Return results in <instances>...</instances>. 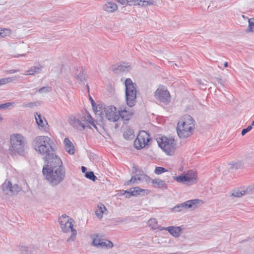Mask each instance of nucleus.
<instances>
[{
  "label": "nucleus",
  "mask_w": 254,
  "mask_h": 254,
  "mask_svg": "<svg viewBox=\"0 0 254 254\" xmlns=\"http://www.w3.org/2000/svg\"><path fill=\"white\" fill-rule=\"evenodd\" d=\"M46 163L42 170L44 176L52 186H57L65 177V170L61 159L55 157Z\"/></svg>",
  "instance_id": "nucleus-1"
},
{
  "label": "nucleus",
  "mask_w": 254,
  "mask_h": 254,
  "mask_svg": "<svg viewBox=\"0 0 254 254\" xmlns=\"http://www.w3.org/2000/svg\"><path fill=\"white\" fill-rule=\"evenodd\" d=\"M52 144V140L47 136H38L32 142L33 148L38 153L45 155V163L58 157L54 153Z\"/></svg>",
  "instance_id": "nucleus-2"
},
{
  "label": "nucleus",
  "mask_w": 254,
  "mask_h": 254,
  "mask_svg": "<svg viewBox=\"0 0 254 254\" xmlns=\"http://www.w3.org/2000/svg\"><path fill=\"white\" fill-rule=\"evenodd\" d=\"M195 128V121L189 115L181 117L177 124V132L180 138L185 139L190 136Z\"/></svg>",
  "instance_id": "nucleus-3"
},
{
  "label": "nucleus",
  "mask_w": 254,
  "mask_h": 254,
  "mask_svg": "<svg viewBox=\"0 0 254 254\" xmlns=\"http://www.w3.org/2000/svg\"><path fill=\"white\" fill-rule=\"evenodd\" d=\"M159 147L167 155L172 156L175 153L176 149V143L173 138L160 136L156 139Z\"/></svg>",
  "instance_id": "nucleus-4"
},
{
  "label": "nucleus",
  "mask_w": 254,
  "mask_h": 254,
  "mask_svg": "<svg viewBox=\"0 0 254 254\" xmlns=\"http://www.w3.org/2000/svg\"><path fill=\"white\" fill-rule=\"evenodd\" d=\"M10 142L11 150L20 155L23 154L26 140L25 137L20 133H13L10 135Z\"/></svg>",
  "instance_id": "nucleus-5"
},
{
  "label": "nucleus",
  "mask_w": 254,
  "mask_h": 254,
  "mask_svg": "<svg viewBox=\"0 0 254 254\" xmlns=\"http://www.w3.org/2000/svg\"><path fill=\"white\" fill-rule=\"evenodd\" d=\"M126 86V99L127 105L132 107L136 102V89L135 85L130 78H127L125 82Z\"/></svg>",
  "instance_id": "nucleus-6"
},
{
  "label": "nucleus",
  "mask_w": 254,
  "mask_h": 254,
  "mask_svg": "<svg viewBox=\"0 0 254 254\" xmlns=\"http://www.w3.org/2000/svg\"><path fill=\"white\" fill-rule=\"evenodd\" d=\"M59 221L60 223L61 228L64 233H67L70 231L71 232V235L67 239V241H74L77 232L76 230L73 228L72 219L67 216L63 215L59 218Z\"/></svg>",
  "instance_id": "nucleus-7"
},
{
  "label": "nucleus",
  "mask_w": 254,
  "mask_h": 254,
  "mask_svg": "<svg viewBox=\"0 0 254 254\" xmlns=\"http://www.w3.org/2000/svg\"><path fill=\"white\" fill-rule=\"evenodd\" d=\"M202 203L203 202L200 199H191L175 206L173 210L175 212H181L189 208L195 209L198 205Z\"/></svg>",
  "instance_id": "nucleus-8"
},
{
  "label": "nucleus",
  "mask_w": 254,
  "mask_h": 254,
  "mask_svg": "<svg viewBox=\"0 0 254 254\" xmlns=\"http://www.w3.org/2000/svg\"><path fill=\"white\" fill-rule=\"evenodd\" d=\"M150 140L149 134L144 130L140 131L134 142V147L139 149L148 145Z\"/></svg>",
  "instance_id": "nucleus-9"
},
{
  "label": "nucleus",
  "mask_w": 254,
  "mask_h": 254,
  "mask_svg": "<svg viewBox=\"0 0 254 254\" xmlns=\"http://www.w3.org/2000/svg\"><path fill=\"white\" fill-rule=\"evenodd\" d=\"M155 97L161 102L168 104L171 101L170 93L164 86H160L155 92Z\"/></svg>",
  "instance_id": "nucleus-10"
},
{
  "label": "nucleus",
  "mask_w": 254,
  "mask_h": 254,
  "mask_svg": "<svg viewBox=\"0 0 254 254\" xmlns=\"http://www.w3.org/2000/svg\"><path fill=\"white\" fill-rule=\"evenodd\" d=\"M107 119L111 122H116L119 119V111L118 112L116 107L109 106L104 108Z\"/></svg>",
  "instance_id": "nucleus-11"
},
{
  "label": "nucleus",
  "mask_w": 254,
  "mask_h": 254,
  "mask_svg": "<svg viewBox=\"0 0 254 254\" xmlns=\"http://www.w3.org/2000/svg\"><path fill=\"white\" fill-rule=\"evenodd\" d=\"M69 123L73 127L79 130H83L85 127V117L72 116L69 119Z\"/></svg>",
  "instance_id": "nucleus-12"
},
{
  "label": "nucleus",
  "mask_w": 254,
  "mask_h": 254,
  "mask_svg": "<svg viewBox=\"0 0 254 254\" xmlns=\"http://www.w3.org/2000/svg\"><path fill=\"white\" fill-rule=\"evenodd\" d=\"M254 162L253 156H247L243 160L233 163L231 165L230 169H239L246 167L247 164H251Z\"/></svg>",
  "instance_id": "nucleus-13"
},
{
  "label": "nucleus",
  "mask_w": 254,
  "mask_h": 254,
  "mask_svg": "<svg viewBox=\"0 0 254 254\" xmlns=\"http://www.w3.org/2000/svg\"><path fill=\"white\" fill-rule=\"evenodd\" d=\"M92 245L97 248H111L113 247V244L111 241L101 239L98 235L93 239Z\"/></svg>",
  "instance_id": "nucleus-14"
},
{
  "label": "nucleus",
  "mask_w": 254,
  "mask_h": 254,
  "mask_svg": "<svg viewBox=\"0 0 254 254\" xmlns=\"http://www.w3.org/2000/svg\"><path fill=\"white\" fill-rule=\"evenodd\" d=\"M35 118L39 128L45 131H47L48 130V124L44 117L36 113Z\"/></svg>",
  "instance_id": "nucleus-15"
},
{
  "label": "nucleus",
  "mask_w": 254,
  "mask_h": 254,
  "mask_svg": "<svg viewBox=\"0 0 254 254\" xmlns=\"http://www.w3.org/2000/svg\"><path fill=\"white\" fill-rule=\"evenodd\" d=\"M22 45H18L14 47L11 51V56L13 58H20L25 57L26 53L22 49Z\"/></svg>",
  "instance_id": "nucleus-16"
},
{
  "label": "nucleus",
  "mask_w": 254,
  "mask_h": 254,
  "mask_svg": "<svg viewBox=\"0 0 254 254\" xmlns=\"http://www.w3.org/2000/svg\"><path fill=\"white\" fill-rule=\"evenodd\" d=\"M64 143L65 151L70 155L74 154L75 153V147L72 142L68 138H65L64 140Z\"/></svg>",
  "instance_id": "nucleus-17"
},
{
  "label": "nucleus",
  "mask_w": 254,
  "mask_h": 254,
  "mask_svg": "<svg viewBox=\"0 0 254 254\" xmlns=\"http://www.w3.org/2000/svg\"><path fill=\"white\" fill-rule=\"evenodd\" d=\"M185 175L187 183H190V184H193L196 182L197 174L195 171L189 170Z\"/></svg>",
  "instance_id": "nucleus-18"
},
{
  "label": "nucleus",
  "mask_w": 254,
  "mask_h": 254,
  "mask_svg": "<svg viewBox=\"0 0 254 254\" xmlns=\"http://www.w3.org/2000/svg\"><path fill=\"white\" fill-rule=\"evenodd\" d=\"M42 68L43 66L40 64L31 66L29 69L25 71L24 75H34L35 74H38L41 72Z\"/></svg>",
  "instance_id": "nucleus-19"
},
{
  "label": "nucleus",
  "mask_w": 254,
  "mask_h": 254,
  "mask_svg": "<svg viewBox=\"0 0 254 254\" xmlns=\"http://www.w3.org/2000/svg\"><path fill=\"white\" fill-rule=\"evenodd\" d=\"M164 230L168 231L171 235L176 238L180 236L182 230L180 227L175 226L164 227Z\"/></svg>",
  "instance_id": "nucleus-20"
},
{
  "label": "nucleus",
  "mask_w": 254,
  "mask_h": 254,
  "mask_svg": "<svg viewBox=\"0 0 254 254\" xmlns=\"http://www.w3.org/2000/svg\"><path fill=\"white\" fill-rule=\"evenodd\" d=\"M103 9L108 12L112 13L116 11L118 9L117 4L113 1H108L103 6Z\"/></svg>",
  "instance_id": "nucleus-21"
},
{
  "label": "nucleus",
  "mask_w": 254,
  "mask_h": 254,
  "mask_svg": "<svg viewBox=\"0 0 254 254\" xmlns=\"http://www.w3.org/2000/svg\"><path fill=\"white\" fill-rule=\"evenodd\" d=\"M108 212L105 205L101 203L97 204V207L95 211L96 217L99 219L103 217V214H107Z\"/></svg>",
  "instance_id": "nucleus-22"
},
{
  "label": "nucleus",
  "mask_w": 254,
  "mask_h": 254,
  "mask_svg": "<svg viewBox=\"0 0 254 254\" xmlns=\"http://www.w3.org/2000/svg\"><path fill=\"white\" fill-rule=\"evenodd\" d=\"M126 192L131 193L132 195H136L140 194L142 193L143 195L147 194L149 192V190H144L139 188V187H135L131 188L130 190V191H126Z\"/></svg>",
  "instance_id": "nucleus-23"
},
{
  "label": "nucleus",
  "mask_w": 254,
  "mask_h": 254,
  "mask_svg": "<svg viewBox=\"0 0 254 254\" xmlns=\"http://www.w3.org/2000/svg\"><path fill=\"white\" fill-rule=\"evenodd\" d=\"M148 226L152 229L157 231L164 230V227L159 226L158 224L157 221L155 218L150 219L148 222Z\"/></svg>",
  "instance_id": "nucleus-24"
},
{
  "label": "nucleus",
  "mask_w": 254,
  "mask_h": 254,
  "mask_svg": "<svg viewBox=\"0 0 254 254\" xmlns=\"http://www.w3.org/2000/svg\"><path fill=\"white\" fill-rule=\"evenodd\" d=\"M75 78L79 82H83L86 79L85 73L82 68L77 69L75 71Z\"/></svg>",
  "instance_id": "nucleus-25"
},
{
  "label": "nucleus",
  "mask_w": 254,
  "mask_h": 254,
  "mask_svg": "<svg viewBox=\"0 0 254 254\" xmlns=\"http://www.w3.org/2000/svg\"><path fill=\"white\" fill-rule=\"evenodd\" d=\"M133 113L127 111L126 109L119 111V118L121 117L123 120L128 121L132 117Z\"/></svg>",
  "instance_id": "nucleus-26"
},
{
  "label": "nucleus",
  "mask_w": 254,
  "mask_h": 254,
  "mask_svg": "<svg viewBox=\"0 0 254 254\" xmlns=\"http://www.w3.org/2000/svg\"><path fill=\"white\" fill-rule=\"evenodd\" d=\"M152 183L154 187L158 188L161 189H166L167 188V185L165 181L160 179H155L152 181Z\"/></svg>",
  "instance_id": "nucleus-27"
},
{
  "label": "nucleus",
  "mask_w": 254,
  "mask_h": 254,
  "mask_svg": "<svg viewBox=\"0 0 254 254\" xmlns=\"http://www.w3.org/2000/svg\"><path fill=\"white\" fill-rule=\"evenodd\" d=\"M2 189L3 191L8 195L11 194V190L12 188V184L9 181H5L2 185Z\"/></svg>",
  "instance_id": "nucleus-28"
},
{
  "label": "nucleus",
  "mask_w": 254,
  "mask_h": 254,
  "mask_svg": "<svg viewBox=\"0 0 254 254\" xmlns=\"http://www.w3.org/2000/svg\"><path fill=\"white\" fill-rule=\"evenodd\" d=\"M17 77L16 76L11 77H5L0 78V85L9 83L11 82L16 80Z\"/></svg>",
  "instance_id": "nucleus-29"
},
{
  "label": "nucleus",
  "mask_w": 254,
  "mask_h": 254,
  "mask_svg": "<svg viewBox=\"0 0 254 254\" xmlns=\"http://www.w3.org/2000/svg\"><path fill=\"white\" fill-rule=\"evenodd\" d=\"M243 192L242 190L238 189L232 190L230 194L229 195L230 197H240L243 196Z\"/></svg>",
  "instance_id": "nucleus-30"
},
{
  "label": "nucleus",
  "mask_w": 254,
  "mask_h": 254,
  "mask_svg": "<svg viewBox=\"0 0 254 254\" xmlns=\"http://www.w3.org/2000/svg\"><path fill=\"white\" fill-rule=\"evenodd\" d=\"M139 6L146 7L148 5H156V2L152 0H140Z\"/></svg>",
  "instance_id": "nucleus-31"
},
{
  "label": "nucleus",
  "mask_w": 254,
  "mask_h": 254,
  "mask_svg": "<svg viewBox=\"0 0 254 254\" xmlns=\"http://www.w3.org/2000/svg\"><path fill=\"white\" fill-rule=\"evenodd\" d=\"M141 179V177H139L137 176H134L131 177L130 180L125 183L126 185H129L131 184H136L138 181H140Z\"/></svg>",
  "instance_id": "nucleus-32"
},
{
  "label": "nucleus",
  "mask_w": 254,
  "mask_h": 254,
  "mask_svg": "<svg viewBox=\"0 0 254 254\" xmlns=\"http://www.w3.org/2000/svg\"><path fill=\"white\" fill-rule=\"evenodd\" d=\"M21 188L17 184H12L11 190V194H16L18 192L21 190Z\"/></svg>",
  "instance_id": "nucleus-33"
},
{
  "label": "nucleus",
  "mask_w": 254,
  "mask_h": 254,
  "mask_svg": "<svg viewBox=\"0 0 254 254\" xmlns=\"http://www.w3.org/2000/svg\"><path fill=\"white\" fill-rule=\"evenodd\" d=\"M173 178L179 183H187V180L186 178V175H182L179 176H173Z\"/></svg>",
  "instance_id": "nucleus-34"
},
{
  "label": "nucleus",
  "mask_w": 254,
  "mask_h": 254,
  "mask_svg": "<svg viewBox=\"0 0 254 254\" xmlns=\"http://www.w3.org/2000/svg\"><path fill=\"white\" fill-rule=\"evenodd\" d=\"M244 195H251L254 193V187L250 186L246 188L245 190H243Z\"/></svg>",
  "instance_id": "nucleus-35"
},
{
  "label": "nucleus",
  "mask_w": 254,
  "mask_h": 254,
  "mask_svg": "<svg viewBox=\"0 0 254 254\" xmlns=\"http://www.w3.org/2000/svg\"><path fill=\"white\" fill-rule=\"evenodd\" d=\"M248 32H254V17L249 19Z\"/></svg>",
  "instance_id": "nucleus-36"
},
{
  "label": "nucleus",
  "mask_w": 254,
  "mask_h": 254,
  "mask_svg": "<svg viewBox=\"0 0 254 254\" xmlns=\"http://www.w3.org/2000/svg\"><path fill=\"white\" fill-rule=\"evenodd\" d=\"M166 172H168V170H167L165 168L161 167H157L154 170V173L156 175H160Z\"/></svg>",
  "instance_id": "nucleus-37"
},
{
  "label": "nucleus",
  "mask_w": 254,
  "mask_h": 254,
  "mask_svg": "<svg viewBox=\"0 0 254 254\" xmlns=\"http://www.w3.org/2000/svg\"><path fill=\"white\" fill-rule=\"evenodd\" d=\"M85 177L92 181H95L97 177L94 175L93 172H88L85 174Z\"/></svg>",
  "instance_id": "nucleus-38"
},
{
  "label": "nucleus",
  "mask_w": 254,
  "mask_h": 254,
  "mask_svg": "<svg viewBox=\"0 0 254 254\" xmlns=\"http://www.w3.org/2000/svg\"><path fill=\"white\" fill-rule=\"evenodd\" d=\"M132 130H128L125 131L124 133V136L126 139H131L132 138Z\"/></svg>",
  "instance_id": "nucleus-39"
},
{
  "label": "nucleus",
  "mask_w": 254,
  "mask_h": 254,
  "mask_svg": "<svg viewBox=\"0 0 254 254\" xmlns=\"http://www.w3.org/2000/svg\"><path fill=\"white\" fill-rule=\"evenodd\" d=\"M140 0H127V3L129 5H139Z\"/></svg>",
  "instance_id": "nucleus-40"
},
{
  "label": "nucleus",
  "mask_w": 254,
  "mask_h": 254,
  "mask_svg": "<svg viewBox=\"0 0 254 254\" xmlns=\"http://www.w3.org/2000/svg\"><path fill=\"white\" fill-rule=\"evenodd\" d=\"M85 120L93 126L95 127V125L94 124V120L92 118L90 114H88L87 116V117L85 118Z\"/></svg>",
  "instance_id": "nucleus-41"
},
{
  "label": "nucleus",
  "mask_w": 254,
  "mask_h": 254,
  "mask_svg": "<svg viewBox=\"0 0 254 254\" xmlns=\"http://www.w3.org/2000/svg\"><path fill=\"white\" fill-rule=\"evenodd\" d=\"M252 125L251 126H248L246 128H244L242 130L241 134L243 136L245 135L248 132L250 131L252 128Z\"/></svg>",
  "instance_id": "nucleus-42"
},
{
  "label": "nucleus",
  "mask_w": 254,
  "mask_h": 254,
  "mask_svg": "<svg viewBox=\"0 0 254 254\" xmlns=\"http://www.w3.org/2000/svg\"><path fill=\"white\" fill-rule=\"evenodd\" d=\"M12 105V103L8 102L5 104H0V109H6Z\"/></svg>",
  "instance_id": "nucleus-43"
},
{
  "label": "nucleus",
  "mask_w": 254,
  "mask_h": 254,
  "mask_svg": "<svg viewBox=\"0 0 254 254\" xmlns=\"http://www.w3.org/2000/svg\"><path fill=\"white\" fill-rule=\"evenodd\" d=\"M127 221V218H118L116 220V222L118 224H121L126 222Z\"/></svg>",
  "instance_id": "nucleus-44"
},
{
  "label": "nucleus",
  "mask_w": 254,
  "mask_h": 254,
  "mask_svg": "<svg viewBox=\"0 0 254 254\" xmlns=\"http://www.w3.org/2000/svg\"><path fill=\"white\" fill-rule=\"evenodd\" d=\"M49 91V88L47 87H43L39 89V92L40 93H46Z\"/></svg>",
  "instance_id": "nucleus-45"
},
{
  "label": "nucleus",
  "mask_w": 254,
  "mask_h": 254,
  "mask_svg": "<svg viewBox=\"0 0 254 254\" xmlns=\"http://www.w3.org/2000/svg\"><path fill=\"white\" fill-rule=\"evenodd\" d=\"M11 33H0V38H5L7 36L11 37Z\"/></svg>",
  "instance_id": "nucleus-46"
},
{
  "label": "nucleus",
  "mask_w": 254,
  "mask_h": 254,
  "mask_svg": "<svg viewBox=\"0 0 254 254\" xmlns=\"http://www.w3.org/2000/svg\"><path fill=\"white\" fill-rule=\"evenodd\" d=\"M19 71V69H10V70H7L6 71V72L9 74H12V73H14L18 72Z\"/></svg>",
  "instance_id": "nucleus-47"
},
{
  "label": "nucleus",
  "mask_w": 254,
  "mask_h": 254,
  "mask_svg": "<svg viewBox=\"0 0 254 254\" xmlns=\"http://www.w3.org/2000/svg\"><path fill=\"white\" fill-rule=\"evenodd\" d=\"M117 0L118 2L120 3L122 5L125 4L126 3V2H127V0Z\"/></svg>",
  "instance_id": "nucleus-48"
},
{
  "label": "nucleus",
  "mask_w": 254,
  "mask_h": 254,
  "mask_svg": "<svg viewBox=\"0 0 254 254\" xmlns=\"http://www.w3.org/2000/svg\"><path fill=\"white\" fill-rule=\"evenodd\" d=\"M11 30L7 29V28H0V32H5V31H9L10 32Z\"/></svg>",
  "instance_id": "nucleus-49"
},
{
  "label": "nucleus",
  "mask_w": 254,
  "mask_h": 254,
  "mask_svg": "<svg viewBox=\"0 0 254 254\" xmlns=\"http://www.w3.org/2000/svg\"><path fill=\"white\" fill-rule=\"evenodd\" d=\"M217 81H218V83H219L221 84L222 85H223V83H222L223 82H222V79H220V78H218V79H217Z\"/></svg>",
  "instance_id": "nucleus-50"
},
{
  "label": "nucleus",
  "mask_w": 254,
  "mask_h": 254,
  "mask_svg": "<svg viewBox=\"0 0 254 254\" xmlns=\"http://www.w3.org/2000/svg\"><path fill=\"white\" fill-rule=\"evenodd\" d=\"M81 170L83 172H85L86 170V168L84 166H82Z\"/></svg>",
  "instance_id": "nucleus-51"
},
{
  "label": "nucleus",
  "mask_w": 254,
  "mask_h": 254,
  "mask_svg": "<svg viewBox=\"0 0 254 254\" xmlns=\"http://www.w3.org/2000/svg\"><path fill=\"white\" fill-rule=\"evenodd\" d=\"M224 66H225V67H227V66H228V63H227V62H225V63H224Z\"/></svg>",
  "instance_id": "nucleus-52"
},
{
  "label": "nucleus",
  "mask_w": 254,
  "mask_h": 254,
  "mask_svg": "<svg viewBox=\"0 0 254 254\" xmlns=\"http://www.w3.org/2000/svg\"><path fill=\"white\" fill-rule=\"evenodd\" d=\"M99 113V115L100 114H102V112H100V111H96V114Z\"/></svg>",
  "instance_id": "nucleus-53"
},
{
  "label": "nucleus",
  "mask_w": 254,
  "mask_h": 254,
  "mask_svg": "<svg viewBox=\"0 0 254 254\" xmlns=\"http://www.w3.org/2000/svg\"><path fill=\"white\" fill-rule=\"evenodd\" d=\"M90 100H91V102H92V104H93V103H94V101H93V100L91 97H90Z\"/></svg>",
  "instance_id": "nucleus-54"
},
{
  "label": "nucleus",
  "mask_w": 254,
  "mask_h": 254,
  "mask_svg": "<svg viewBox=\"0 0 254 254\" xmlns=\"http://www.w3.org/2000/svg\"><path fill=\"white\" fill-rule=\"evenodd\" d=\"M32 103H29V104H28V106L31 107L32 106Z\"/></svg>",
  "instance_id": "nucleus-55"
},
{
  "label": "nucleus",
  "mask_w": 254,
  "mask_h": 254,
  "mask_svg": "<svg viewBox=\"0 0 254 254\" xmlns=\"http://www.w3.org/2000/svg\"><path fill=\"white\" fill-rule=\"evenodd\" d=\"M2 118L1 116V115H0V121H2Z\"/></svg>",
  "instance_id": "nucleus-56"
},
{
  "label": "nucleus",
  "mask_w": 254,
  "mask_h": 254,
  "mask_svg": "<svg viewBox=\"0 0 254 254\" xmlns=\"http://www.w3.org/2000/svg\"><path fill=\"white\" fill-rule=\"evenodd\" d=\"M210 5H209V6H208V9H210Z\"/></svg>",
  "instance_id": "nucleus-57"
},
{
  "label": "nucleus",
  "mask_w": 254,
  "mask_h": 254,
  "mask_svg": "<svg viewBox=\"0 0 254 254\" xmlns=\"http://www.w3.org/2000/svg\"><path fill=\"white\" fill-rule=\"evenodd\" d=\"M122 67H123L122 66H120V69H122Z\"/></svg>",
  "instance_id": "nucleus-58"
},
{
  "label": "nucleus",
  "mask_w": 254,
  "mask_h": 254,
  "mask_svg": "<svg viewBox=\"0 0 254 254\" xmlns=\"http://www.w3.org/2000/svg\"><path fill=\"white\" fill-rule=\"evenodd\" d=\"M87 88L89 89V86L88 85H87Z\"/></svg>",
  "instance_id": "nucleus-59"
}]
</instances>
